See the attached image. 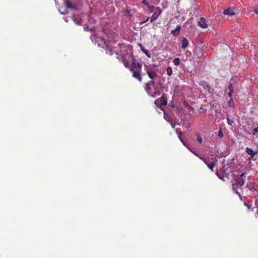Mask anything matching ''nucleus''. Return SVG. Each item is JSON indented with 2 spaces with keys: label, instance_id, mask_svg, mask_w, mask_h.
Returning a JSON list of instances; mask_svg holds the SVG:
<instances>
[{
  "label": "nucleus",
  "instance_id": "f257e3e1",
  "mask_svg": "<svg viewBox=\"0 0 258 258\" xmlns=\"http://www.w3.org/2000/svg\"><path fill=\"white\" fill-rule=\"evenodd\" d=\"M117 46L119 48V50H117L115 52L117 59L121 60L124 66L130 70L134 78L141 82L142 64L137 61L131 53L127 52V49L124 44L119 43Z\"/></svg>",
  "mask_w": 258,
  "mask_h": 258
},
{
  "label": "nucleus",
  "instance_id": "f03ea898",
  "mask_svg": "<svg viewBox=\"0 0 258 258\" xmlns=\"http://www.w3.org/2000/svg\"><path fill=\"white\" fill-rule=\"evenodd\" d=\"M246 174L235 175L232 181L233 190L240 197V192H242L245 183Z\"/></svg>",
  "mask_w": 258,
  "mask_h": 258
},
{
  "label": "nucleus",
  "instance_id": "7ed1b4c3",
  "mask_svg": "<svg viewBox=\"0 0 258 258\" xmlns=\"http://www.w3.org/2000/svg\"><path fill=\"white\" fill-rule=\"evenodd\" d=\"M145 89L149 95L155 97L160 94L159 87L156 85L154 81H150L145 85Z\"/></svg>",
  "mask_w": 258,
  "mask_h": 258
},
{
  "label": "nucleus",
  "instance_id": "20e7f679",
  "mask_svg": "<svg viewBox=\"0 0 258 258\" xmlns=\"http://www.w3.org/2000/svg\"><path fill=\"white\" fill-rule=\"evenodd\" d=\"M145 70L151 81H154L157 78L158 74L156 71L147 65H145Z\"/></svg>",
  "mask_w": 258,
  "mask_h": 258
},
{
  "label": "nucleus",
  "instance_id": "39448f33",
  "mask_svg": "<svg viewBox=\"0 0 258 258\" xmlns=\"http://www.w3.org/2000/svg\"><path fill=\"white\" fill-rule=\"evenodd\" d=\"M203 161L207 165L208 167L213 171L214 166L216 165L217 159L214 157L204 158Z\"/></svg>",
  "mask_w": 258,
  "mask_h": 258
},
{
  "label": "nucleus",
  "instance_id": "423d86ee",
  "mask_svg": "<svg viewBox=\"0 0 258 258\" xmlns=\"http://www.w3.org/2000/svg\"><path fill=\"white\" fill-rule=\"evenodd\" d=\"M216 175L220 179L223 181H225L228 179V175L224 169H219V170H217Z\"/></svg>",
  "mask_w": 258,
  "mask_h": 258
},
{
  "label": "nucleus",
  "instance_id": "0eeeda50",
  "mask_svg": "<svg viewBox=\"0 0 258 258\" xmlns=\"http://www.w3.org/2000/svg\"><path fill=\"white\" fill-rule=\"evenodd\" d=\"M162 13V10L159 7H156L155 9V11L154 12L153 14L150 17V22H153L156 21L158 17L160 16Z\"/></svg>",
  "mask_w": 258,
  "mask_h": 258
},
{
  "label": "nucleus",
  "instance_id": "6e6552de",
  "mask_svg": "<svg viewBox=\"0 0 258 258\" xmlns=\"http://www.w3.org/2000/svg\"><path fill=\"white\" fill-rule=\"evenodd\" d=\"M199 84L203 87L204 89L210 93H213V89H212L211 87L209 84L205 81H200Z\"/></svg>",
  "mask_w": 258,
  "mask_h": 258
},
{
  "label": "nucleus",
  "instance_id": "1a4fd4ad",
  "mask_svg": "<svg viewBox=\"0 0 258 258\" xmlns=\"http://www.w3.org/2000/svg\"><path fill=\"white\" fill-rule=\"evenodd\" d=\"M237 10L234 7L228 8L223 12L224 15H227L230 17L233 16L236 13Z\"/></svg>",
  "mask_w": 258,
  "mask_h": 258
},
{
  "label": "nucleus",
  "instance_id": "9d476101",
  "mask_svg": "<svg viewBox=\"0 0 258 258\" xmlns=\"http://www.w3.org/2000/svg\"><path fill=\"white\" fill-rule=\"evenodd\" d=\"M65 6L67 9L71 10H76L77 9V5L72 4L70 0H67L65 2Z\"/></svg>",
  "mask_w": 258,
  "mask_h": 258
},
{
  "label": "nucleus",
  "instance_id": "9b49d317",
  "mask_svg": "<svg viewBox=\"0 0 258 258\" xmlns=\"http://www.w3.org/2000/svg\"><path fill=\"white\" fill-rule=\"evenodd\" d=\"M198 25L202 28H207L208 24L206 23V19L203 17L201 18L200 21L198 22Z\"/></svg>",
  "mask_w": 258,
  "mask_h": 258
},
{
  "label": "nucleus",
  "instance_id": "f8f14e48",
  "mask_svg": "<svg viewBox=\"0 0 258 258\" xmlns=\"http://www.w3.org/2000/svg\"><path fill=\"white\" fill-rule=\"evenodd\" d=\"M181 47L183 49H185L188 45V41L185 38H183L181 40Z\"/></svg>",
  "mask_w": 258,
  "mask_h": 258
},
{
  "label": "nucleus",
  "instance_id": "ddd939ff",
  "mask_svg": "<svg viewBox=\"0 0 258 258\" xmlns=\"http://www.w3.org/2000/svg\"><path fill=\"white\" fill-rule=\"evenodd\" d=\"M245 150L246 152L251 157H253L257 153L256 151H254L253 150L248 147L246 148Z\"/></svg>",
  "mask_w": 258,
  "mask_h": 258
},
{
  "label": "nucleus",
  "instance_id": "4468645a",
  "mask_svg": "<svg viewBox=\"0 0 258 258\" xmlns=\"http://www.w3.org/2000/svg\"><path fill=\"white\" fill-rule=\"evenodd\" d=\"M141 50L148 57H150V53L148 52V51L145 49L144 47L141 44L139 45Z\"/></svg>",
  "mask_w": 258,
  "mask_h": 258
},
{
  "label": "nucleus",
  "instance_id": "2eb2a0df",
  "mask_svg": "<svg viewBox=\"0 0 258 258\" xmlns=\"http://www.w3.org/2000/svg\"><path fill=\"white\" fill-rule=\"evenodd\" d=\"M164 118L166 121H167L169 122H172V117L167 113H164Z\"/></svg>",
  "mask_w": 258,
  "mask_h": 258
},
{
  "label": "nucleus",
  "instance_id": "dca6fc26",
  "mask_svg": "<svg viewBox=\"0 0 258 258\" xmlns=\"http://www.w3.org/2000/svg\"><path fill=\"white\" fill-rule=\"evenodd\" d=\"M159 101L160 104L162 105H166L167 103L166 99L163 96L160 98Z\"/></svg>",
  "mask_w": 258,
  "mask_h": 258
},
{
  "label": "nucleus",
  "instance_id": "f3484780",
  "mask_svg": "<svg viewBox=\"0 0 258 258\" xmlns=\"http://www.w3.org/2000/svg\"><path fill=\"white\" fill-rule=\"evenodd\" d=\"M105 51L106 53L109 54L110 55H111L113 54L112 49L108 46L106 47Z\"/></svg>",
  "mask_w": 258,
  "mask_h": 258
},
{
  "label": "nucleus",
  "instance_id": "a211bd4d",
  "mask_svg": "<svg viewBox=\"0 0 258 258\" xmlns=\"http://www.w3.org/2000/svg\"><path fill=\"white\" fill-rule=\"evenodd\" d=\"M195 136L197 137V141L199 143H202V142L203 141V139H202V138L201 135L199 133H197Z\"/></svg>",
  "mask_w": 258,
  "mask_h": 258
},
{
  "label": "nucleus",
  "instance_id": "6ab92c4d",
  "mask_svg": "<svg viewBox=\"0 0 258 258\" xmlns=\"http://www.w3.org/2000/svg\"><path fill=\"white\" fill-rule=\"evenodd\" d=\"M176 133H177V134L178 135V137L179 138V139H180V140L181 141V142H183L182 141V140L181 139V135H182V133L180 131V129H178V128H176Z\"/></svg>",
  "mask_w": 258,
  "mask_h": 258
},
{
  "label": "nucleus",
  "instance_id": "aec40b11",
  "mask_svg": "<svg viewBox=\"0 0 258 258\" xmlns=\"http://www.w3.org/2000/svg\"><path fill=\"white\" fill-rule=\"evenodd\" d=\"M166 71H167V74L169 76H170L172 75V68L168 66L167 68Z\"/></svg>",
  "mask_w": 258,
  "mask_h": 258
},
{
  "label": "nucleus",
  "instance_id": "412c9836",
  "mask_svg": "<svg viewBox=\"0 0 258 258\" xmlns=\"http://www.w3.org/2000/svg\"><path fill=\"white\" fill-rule=\"evenodd\" d=\"M173 62L174 65L178 66L180 64V59L178 57H176L173 59Z\"/></svg>",
  "mask_w": 258,
  "mask_h": 258
},
{
  "label": "nucleus",
  "instance_id": "4be33fe9",
  "mask_svg": "<svg viewBox=\"0 0 258 258\" xmlns=\"http://www.w3.org/2000/svg\"><path fill=\"white\" fill-rule=\"evenodd\" d=\"M191 152L194 154L196 156H197L198 157H199L201 160H202V161L203 160V159L205 158L204 157H203L202 156H201L200 154H199V153H197L195 151H191Z\"/></svg>",
  "mask_w": 258,
  "mask_h": 258
},
{
  "label": "nucleus",
  "instance_id": "5701e85b",
  "mask_svg": "<svg viewBox=\"0 0 258 258\" xmlns=\"http://www.w3.org/2000/svg\"><path fill=\"white\" fill-rule=\"evenodd\" d=\"M257 133H258V126L257 127L254 128L251 132V134L253 136H256Z\"/></svg>",
  "mask_w": 258,
  "mask_h": 258
},
{
  "label": "nucleus",
  "instance_id": "b1692460",
  "mask_svg": "<svg viewBox=\"0 0 258 258\" xmlns=\"http://www.w3.org/2000/svg\"><path fill=\"white\" fill-rule=\"evenodd\" d=\"M228 104H229V106L231 107H233L234 106L233 100L232 98H230V99L228 102Z\"/></svg>",
  "mask_w": 258,
  "mask_h": 258
},
{
  "label": "nucleus",
  "instance_id": "393cba45",
  "mask_svg": "<svg viewBox=\"0 0 258 258\" xmlns=\"http://www.w3.org/2000/svg\"><path fill=\"white\" fill-rule=\"evenodd\" d=\"M148 7L150 10V13L154 12V10H155L156 8H155L154 6H151L150 5Z\"/></svg>",
  "mask_w": 258,
  "mask_h": 258
},
{
  "label": "nucleus",
  "instance_id": "a878e982",
  "mask_svg": "<svg viewBox=\"0 0 258 258\" xmlns=\"http://www.w3.org/2000/svg\"><path fill=\"white\" fill-rule=\"evenodd\" d=\"M227 123L230 125H232L233 123H234V121L233 120L230 119L229 117H227Z\"/></svg>",
  "mask_w": 258,
  "mask_h": 258
},
{
  "label": "nucleus",
  "instance_id": "bb28decb",
  "mask_svg": "<svg viewBox=\"0 0 258 258\" xmlns=\"http://www.w3.org/2000/svg\"><path fill=\"white\" fill-rule=\"evenodd\" d=\"M218 136L220 138H222L223 137V134L222 132L221 128H220V130L219 131Z\"/></svg>",
  "mask_w": 258,
  "mask_h": 258
},
{
  "label": "nucleus",
  "instance_id": "cd10ccee",
  "mask_svg": "<svg viewBox=\"0 0 258 258\" xmlns=\"http://www.w3.org/2000/svg\"><path fill=\"white\" fill-rule=\"evenodd\" d=\"M171 33L173 35V36H176V35H178L179 34V33L177 32V31L175 29L174 30H172L171 32Z\"/></svg>",
  "mask_w": 258,
  "mask_h": 258
},
{
  "label": "nucleus",
  "instance_id": "c85d7f7f",
  "mask_svg": "<svg viewBox=\"0 0 258 258\" xmlns=\"http://www.w3.org/2000/svg\"><path fill=\"white\" fill-rule=\"evenodd\" d=\"M142 3V4H143L144 5H145L148 7L149 5V3L146 0H143Z\"/></svg>",
  "mask_w": 258,
  "mask_h": 258
},
{
  "label": "nucleus",
  "instance_id": "c756f323",
  "mask_svg": "<svg viewBox=\"0 0 258 258\" xmlns=\"http://www.w3.org/2000/svg\"><path fill=\"white\" fill-rule=\"evenodd\" d=\"M175 29L177 31V32H178V33H179V32H180V29H181V27H180V26H177L176 27V29Z\"/></svg>",
  "mask_w": 258,
  "mask_h": 258
},
{
  "label": "nucleus",
  "instance_id": "7c9ffc66",
  "mask_svg": "<svg viewBox=\"0 0 258 258\" xmlns=\"http://www.w3.org/2000/svg\"><path fill=\"white\" fill-rule=\"evenodd\" d=\"M254 12L255 14H258V6L255 8Z\"/></svg>",
  "mask_w": 258,
  "mask_h": 258
},
{
  "label": "nucleus",
  "instance_id": "2f4dec72",
  "mask_svg": "<svg viewBox=\"0 0 258 258\" xmlns=\"http://www.w3.org/2000/svg\"><path fill=\"white\" fill-rule=\"evenodd\" d=\"M170 124H171V126L172 127V128H175V124L172 123V122H170Z\"/></svg>",
  "mask_w": 258,
  "mask_h": 258
},
{
  "label": "nucleus",
  "instance_id": "473e14b6",
  "mask_svg": "<svg viewBox=\"0 0 258 258\" xmlns=\"http://www.w3.org/2000/svg\"><path fill=\"white\" fill-rule=\"evenodd\" d=\"M145 23H146V21H143V22H141L139 23V25H143L144 24H145Z\"/></svg>",
  "mask_w": 258,
  "mask_h": 258
},
{
  "label": "nucleus",
  "instance_id": "72a5a7b5",
  "mask_svg": "<svg viewBox=\"0 0 258 258\" xmlns=\"http://www.w3.org/2000/svg\"><path fill=\"white\" fill-rule=\"evenodd\" d=\"M229 89L230 91H232V90L233 89V87H232V86L231 85L229 86Z\"/></svg>",
  "mask_w": 258,
  "mask_h": 258
},
{
  "label": "nucleus",
  "instance_id": "f704fd0d",
  "mask_svg": "<svg viewBox=\"0 0 258 258\" xmlns=\"http://www.w3.org/2000/svg\"><path fill=\"white\" fill-rule=\"evenodd\" d=\"M186 106H187L189 109H192V107H191V106L189 105H187L186 104Z\"/></svg>",
  "mask_w": 258,
  "mask_h": 258
},
{
  "label": "nucleus",
  "instance_id": "c9c22d12",
  "mask_svg": "<svg viewBox=\"0 0 258 258\" xmlns=\"http://www.w3.org/2000/svg\"><path fill=\"white\" fill-rule=\"evenodd\" d=\"M149 20H150V17H148V18H147V19H146L145 21H146V22H148Z\"/></svg>",
  "mask_w": 258,
  "mask_h": 258
},
{
  "label": "nucleus",
  "instance_id": "e433bc0d",
  "mask_svg": "<svg viewBox=\"0 0 258 258\" xmlns=\"http://www.w3.org/2000/svg\"><path fill=\"white\" fill-rule=\"evenodd\" d=\"M228 95H229V96H232V92H231V91H230V92L228 93Z\"/></svg>",
  "mask_w": 258,
  "mask_h": 258
},
{
  "label": "nucleus",
  "instance_id": "4c0bfd02",
  "mask_svg": "<svg viewBox=\"0 0 258 258\" xmlns=\"http://www.w3.org/2000/svg\"><path fill=\"white\" fill-rule=\"evenodd\" d=\"M129 13H130V12H129V11L127 10L126 12V14H129Z\"/></svg>",
  "mask_w": 258,
  "mask_h": 258
},
{
  "label": "nucleus",
  "instance_id": "58836bf2",
  "mask_svg": "<svg viewBox=\"0 0 258 258\" xmlns=\"http://www.w3.org/2000/svg\"><path fill=\"white\" fill-rule=\"evenodd\" d=\"M67 13H68V12H66V13H63V14H67Z\"/></svg>",
  "mask_w": 258,
  "mask_h": 258
}]
</instances>
